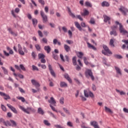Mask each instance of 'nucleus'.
Wrapping results in <instances>:
<instances>
[{
    "label": "nucleus",
    "mask_w": 128,
    "mask_h": 128,
    "mask_svg": "<svg viewBox=\"0 0 128 128\" xmlns=\"http://www.w3.org/2000/svg\"><path fill=\"white\" fill-rule=\"evenodd\" d=\"M115 24L116 26H119V30L120 34H128V31L124 30V26L122 24V23H120V22L116 21L115 22Z\"/></svg>",
    "instance_id": "f257e3e1"
},
{
    "label": "nucleus",
    "mask_w": 128,
    "mask_h": 128,
    "mask_svg": "<svg viewBox=\"0 0 128 128\" xmlns=\"http://www.w3.org/2000/svg\"><path fill=\"white\" fill-rule=\"evenodd\" d=\"M20 108L24 112H26V114H30V112H36V110L32 108H27L26 109L24 106H20Z\"/></svg>",
    "instance_id": "f03ea898"
},
{
    "label": "nucleus",
    "mask_w": 128,
    "mask_h": 128,
    "mask_svg": "<svg viewBox=\"0 0 128 128\" xmlns=\"http://www.w3.org/2000/svg\"><path fill=\"white\" fill-rule=\"evenodd\" d=\"M102 48L104 50H102V52L103 54H104V56H108V54H112V52L110 50V49H108V46H106V45H102Z\"/></svg>",
    "instance_id": "7ed1b4c3"
},
{
    "label": "nucleus",
    "mask_w": 128,
    "mask_h": 128,
    "mask_svg": "<svg viewBox=\"0 0 128 128\" xmlns=\"http://www.w3.org/2000/svg\"><path fill=\"white\" fill-rule=\"evenodd\" d=\"M112 31L110 32V36H118V33L116 32V28H118V26H113L110 27Z\"/></svg>",
    "instance_id": "20e7f679"
},
{
    "label": "nucleus",
    "mask_w": 128,
    "mask_h": 128,
    "mask_svg": "<svg viewBox=\"0 0 128 128\" xmlns=\"http://www.w3.org/2000/svg\"><path fill=\"white\" fill-rule=\"evenodd\" d=\"M40 14L42 18L43 22H48V16L44 14L42 10L40 11Z\"/></svg>",
    "instance_id": "39448f33"
},
{
    "label": "nucleus",
    "mask_w": 128,
    "mask_h": 128,
    "mask_svg": "<svg viewBox=\"0 0 128 128\" xmlns=\"http://www.w3.org/2000/svg\"><path fill=\"white\" fill-rule=\"evenodd\" d=\"M89 76L90 77V78L92 80H94V75L92 74V70H88L87 72H86V76Z\"/></svg>",
    "instance_id": "423d86ee"
},
{
    "label": "nucleus",
    "mask_w": 128,
    "mask_h": 128,
    "mask_svg": "<svg viewBox=\"0 0 128 128\" xmlns=\"http://www.w3.org/2000/svg\"><path fill=\"white\" fill-rule=\"evenodd\" d=\"M31 82L32 84L36 86V88H37L38 90L40 92L39 86H40V83L38 82H36V80H32Z\"/></svg>",
    "instance_id": "0eeeda50"
},
{
    "label": "nucleus",
    "mask_w": 128,
    "mask_h": 128,
    "mask_svg": "<svg viewBox=\"0 0 128 128\" xmlns=\"http://www.w3.org/2000/svg\"><path fill=\"white\" fill-rule=\"evenodd\" d=\"M90 126H94V128H100L98 126V123L96 121H91L90 122Z\"/></svg>",
    "instance_id": "6e6552de"
},
{
    "label": "nucleus",
    "mask_w": 128,
    "mask_h": 128,
    "mask_svg": "<svg viewBox=\"0 0 128 128\" xmlns=\"http://www.w3.org/2000/svg\"><path fill=\"white\" fill-rule=\"evenodd\" d=\"M48 68L52 76H53L54 78H56V73L54 72V70H52V65L50 64H48Z\"/></svg>",
    "instance_id": "1a4fd4ad"
},
{
    "label": "nucleus",
    "mask_w": 128,
    "mask_h": 128,
    "mask_svg": "<svg viewBox=\"0 0 128 128\" xmlns=\"http://www.w3.org/2000/svg\"><path fill=\"white\" fill-rule=\"evenodd\" d=\"M119 10L122 12L124 16H126V12H128V9L122 6L119 9Z\"/></svg>",
    "instance_id": "9d476101"
},
{
    "label": "nucleus",
    "mask_w": 128,
    "mask_h": 128,
    "mask_svg": "<svg viewBox=\"0 0 128 128\" xmlns=\"http://www.w3.org/2000/svg\"><path fill=\"white\" fill-rule=\"evenodd\" d=\"M0 94L2 96H4V99H5L6 100H10V96L6 94V93H4L2 92H0Z\"/></svg>",
    "instance_id": "9b49d317"
},
{
    "label": "nucleus",
    "mask_w": 128,
    "mask_h": 128,
    "mask_svg": "<svg viewBox=\"0 0 128 128\" xmlns=\"http://www.w3.org/2000/svg\"><path fill=\"white\" fill-rule=\"evenodd\" d=\"M7 106H8V108L14 112V114H18V110H16V109L14 108V107L12 106V105L10 104H7Z\"/></svg>",
    "instance_id": "f8f14e48"
},
{
    "label": "nucleus",
    "mask_w": 128,
    "mask_h": 128,
    "mask_svg": "<svg viewBox=\"0 0 128 128\" xmlns=\"http://www.w3.org/2000/svg\"><path fill=\"white\" fill-rule=\"evenodd\" d=\"M18 53L21 56H24V52L22 51V46L20 44H18Z\"/></svg>",
    "instance_id": "ddd939ff"
},
{
    "label": "nucleus",
    "mask_w": 128,
    "mask_h": 128,
    "mask_svg": "<svg viewBox=\"0 0 128 128\" xmlns=\"http://www.w3.org/2000/svg\"><path fill=\"white\" fill-rule=\"evenodd\" d=\"M44 50L46 52L47 54H50L52 50V48L49 46H48L44 47Z\"/></svg>",
    "instance_id": "4468645a"
},
{
    "label": "nucleus",
    "mask_w": 128,
    "mask_h": 128,
    "mask_svg": "<svg viewBox=\"0 0 128 128\" xmlns=\"http://www.w3.org/2000/svg\"><path fill=\"white\" fill-rule=\"evenodd\" d=\"M8 30L12 36H18V33L16 32H14L13 30H12V28H8Z\"/></svg>",
    "instance_id": "2eb2a0df"
},
{
    "label": "nucleus",
    "mask_w": 128,
    "mask_h": 128,
    "mask_svg": "<svg viewBox=\"0 0 128 128\" xmlns=\"http://www.w3.org/2000/svg\"><path fill=\"white\" fill-rule=\"evenodd\" d=\"M114 68L116 70V72L119 74L120 76H122V71L120 70V69L118 68V67L115 66Z\"/></svg>",
    "instance_id": "dca6fc26"
},
{
    "label": "nucleus",
    "mask_w": 128,
    "mask_h": 128,
    "mask_svg": "<svg viewBox=\"0 0 128 128\" xmlns=\"http://www.w3.org/2000/svg\"><path fill=\"white\" fill-rule=\"evenodd\" d=\"M64 78H66V80H68L69 82H70V84H72V79H70V78L68 74H64Z\"/></svg>",
    "instance_id": "f3484780"
},
{
    "label": "nucleus",
    "mask_w": 128,
    "mask_h": 128,
    "mask_svg": "<svg viewBox=\"0 0 128 128\" xmlns=\"http://www.w3.org/2000/svg\"><path fill=\"white\" fill-rule=\"evenodd\" d=\"M38 113L43 116L44 114V110L41 108H39L38 110Z\"/></svg>",
    "instance_id": "a211bd4d"
},
{
    "label": "nucleus",
    "mask_w": 128,
    "mask_h": 128,
    "mask_svg": "<svg viewBox=\"0 0 128 128\" xmlns=\"http://www.w3.org/2000/svg\"><path fill=\"white\" fill-rule=\"evenodd\" d=\"M87 44L89 48H92V50H96V48L94 46L92 45V44H90L89 42H87Z\"/></svg>",
    "instance_id": "6ab92c4d"
},
{
    "label": "nucleus",
    "mask_w": 128,
    "mask_h": 128,
    "mask_svg": "<svg viewBox=\"0 0 128 128\" xmlns=\"http://www.w3.org/2000/svg\"><path fill=\"white\" fill-rule=\"evenodd\" d=\"M64 48L66 52H70V46H68L66 44L64 45Z\"/></svg>",
    "instance_id": "aec40b11"
},
{
    "label": "nucleus",
    "mask_w": 128,
    "mask_h": 128,
    "mask_svg": "<svg viewBox=\"0 0 128 128\" xmlns=\"http://www.w3.org/2000/svg\"><path fill=\"white\" fill-rule=\"evenodd\" d=\"M60 86L61 88H66L68 86V84L64 82H60Z\"/></svg>",
    "instance_id": "412c9836"
},
{
    "label": "nucleus",
    "mask_w": 128,
    "mask_h": 128,
    "mask_svg": "<svg viewBox=\"0 0 128 128\" xmlns=\"http://www.w3.org/2000/svg\"><path fill=\"white\" fill-rule=\"evenodd\" d=\"M48 102L50 104H56V102L54 100V98L52 97L50 98V100H48Z\"/></svg>",
    "instance_id": "4be33fe9"
},
{
    "label": "nucleus",
    "mask_w": 128,
    "mask_h": 128,
    "mask_svg": "<svg viewBox=\"0 0 128 128\" xmlns=\"http://www.w3.org/2000/svg\"><path fill=\"white\" fill-rule=\"evenodd\" d=\"M88 14L89 12L88 11V10H86V9H84V12L82 13L81 14L83 16H88Z\"/></svg>",
    "instance_id": "5701e85b"
},
{
    "label": "nucleus",
    "mask_w": 128,
    "mask_h": 128,
    "mask_svg": "<svg viewBox=\"0 0 128 128\" xmlns=\"http://www.w3.org/2000/svg\"><path fill=\"white\" fill-rule=\"evenodd\" d=\"M3 124L5 126H12V124H10V121L7 120V121H4L3 122Z\"/></svg>",
    "instance_id": "b1692460"
},
{
    "label": "nucleus",
    "mask_w": 128,
    "mask_h": 128,
    "mask_svg": "<svg viewBox=\"0 0 128 128\" xmlns=\"http://www.w3.org/2000/svg\"><path fill=\"white\" fill-rule=\"evenodd\" d=\"M52 58L55 60H58V54H56V53L52 52Z\"/></svg>",
    "instance_id": "393cba45"
},
{
    "label": "nucleus",
    "mask_w": 128,
    "mask_h": 128,
    "mask_svg": "<svg viewBox=\"0 0 128 128\" xmlns=\"http://www.w3.org/2000/svg\"><path fill=\"white\" fill-rule=\"evenodd\" d=\"M104 22H108V20H110V18L106 15L104 16Z\"/></svg>",
    "instance_id": "a878e982"
},
{
    "label": "nucleus",
    "mask_w": 128,
    "mask_h": 128,
    "mask_svg": "<svg viewBox=\"0 0 128 128\" xmlns=\"http://www.w3.org/2000/svg\"><path fill=\"white\" fill-rule=\"evenodd\" d=\"M75 26L77 28H78L79 30H82V28L80 25L76 22H74Z\"/></svg>",
    "instance_id": "bb28decb"
},
{
    "label": "nucleus",
    "mask_w": 128,
    "mask_h": 128,
    "mask_svg": "<svg viewBox=\"0 0 128 128\" xmlns=\"http://www.w3.org/2000/svg\"><path fill=\"white\" fill-rule=\"evenodd\" d=\"M102 6H110V4L106 1H104L102 3Z\"/></svg>",
    "instance_id": "cd10ccee"
},
{
    "label": "nucleus",
    "mask_w": 128,
    "mask_h": 128,
    "mask_svg": "<svg viewBox=\"0 0 128 128\" xmlns=\"http://www.w3.org/2000/svg\"><path fill=\"white\" fill-rule=\"evenodd\" d=\"M32 24L34 25V26H36V24H38V20H36V18H32Z\"/></svg>",
    "instance_id": "c85d7f7f"
},
{
    "label": "nucleus",
    "mask_w": 128,
    "mask_h": 128,
    "mask_svg": "<svg viewBox=\"0 0 128 128\" xmlns=\"http://www.w3.org/2000/svg\"><path fill=\"white\" fill-rule=\"evenodd\" d=\"M105 112H110V114H112V111L110 108L106 107V106H105Z\"/></svg>",
    "instance_id": "c756f323"
},
{
    "label": "nucleus",
    "mask_w": 128,
    "mask_h": 128,
    "mask_svg": "<svg viewBox=\"0 0 128 128\" xmlns=\"http://www.w3.org/2000/svg\"><path fill=\"white\" fill-rule=\"evenodd\" d=\"M72 60V64L74 66H76V56L73 57Z\"/></svg>",
    "instance_id": "7c9ffc66"
},
{
    "label": "nucleus",
    "mask_w": 128,
    "mask_h": 128,
    "mask_svg": "<svg viewBox=\"0 0 128 128\" xmlns=\"http://www.w3.org/2000/svg\"><path fill=\"white\" fill-rule=\"evenodd\" d=\"M114 56L115 58H118V60H122V56L116 54H114Z\"/></svg>",
    "instance_id": "2f4dec72"
},
{
    "label": "nucleus",
    "mask_w": 128,
    "mask_h": 128,
    "mask_svg": "<svg viewBox=\"0 0 128 128\" xmlns=\"http://www.w3.org/2000/svg\"><path fill=\"white\" fill-rule=\"evenodd\" d=\"M116 92H119L120 96H124V94H126V92H124V91H120L118 89H116Z\"/></svg>",
    "instance_id": "473e14b6"
},
{
    "label": "nucleus",
    "mask_w": 128,
    "mask_h": 128,
    "mask_svg": "<svg viewBox=\"0 0 128 128\" xmlns=\"http://www.w3.org/2000/svg\"><path fill=\"white\" fill-rule=\"evenodd\" d=\"M38 58L42 60V58H46V56H44V54H38Z\"/></svg>",
    "instance_id": "72a5a7b5"
},
{
    "label": "nucleus",
    "mask_w": 128,
    "mask_h": 128,
    "mask_svg": "<svg viewBox=\"0 0 128 128\" xmlns=\"http://www.w3.org/2000/svg\"><path fill=\"white\" fill-rule=\"evenodd\" d=\"M85 5L86 6H88L89 8H92V4H90V2H85Z\"/></svg>",
    "instance_id": "f704fd0d"
},
{
    "label": "nucleus",
    "mask_w": 128,
    "mask_h": 128,
    "mask_svg": "<svg viewBox=\"0 0 128 128\" xmlns=\"http://www.w3.org/2000/svg\"><path fill=\"white\" fill-rule=\"evenodd\" d=\"M2 70L4 71V74H8V70H6V68H4V66H2Z\"/></svg>",
    "instance_id": "c9c22d12"
},
{
    "label": "nucleus",
    "mask_w": 128,
    "mask_h": 128,
    "mask_svg": "<svg viewBox=\"0 0 128 128\" xmlns=\"http://www.w3.org/2000/svg\"><path fill=\"white\" fill-rule=\"evenodd\" d=\"M77 56L78 58H82L84 56V53L82 52H78V53L77 54Z\"/></svg>",
    "instance_id": "e433bc0d"
},
{
    "label": "nucleus",
    "mask_w": 128,
    "mask_h": 128,
    "mask_svg": "<svg viewBox=\"0 0 128 128\" xmlns=\"http://www.w3.org/2000/svg\"><path fill=\"white\" fill-rule=\"evenodd\" d=\"M84 95L86 98H88V90H84Z\"/></svg>",
    "instance_id": "4c0bfd02"
},
{
    "label": "nucleus",
    "mask_w": 128,
    "mask_h": 128,
    "mask_svg": "<svg viewBox=\"0 0 128 128\" xmlns=\"http://www.w3.org/2000/svg\"><path fill=\"white\" fill-rule=\"evenodd\" d=\"M11 124H12V126H16V122L14 120H10Z\"/></svg>",
    "instance_id": "58836bf2"
},
{
    "label": "nucleus",
    "mask_w": 128,
    "mask_h": 128,
    "mask_svg": "<svg viewBox=\"0 0 128 128\" xmlns=\"http://www.w3.org/2000/svg\"><path fill=\"white\" fill-rule=\"evenodd\" d=\"M17 98L18 100H22V102H26V100L23 97L18 96L17 97Z\"/></svg>",
    "instance_id": "ea45409f"
},
{
    "label": "nucleus",
    "mask_w": 128,
    "mask_h": 128,
    "mask_svg": "<svg viewBox=\"0 0 128 128\" xmlns=\"http://www.w3.org/2000/svg\"><path fill=\"white\" fill-rule=\"evenodd\" d=\"M63 110L66 114H70V111L66 108H64Z\"/></svg>",
    "instance_id": "a19ab883"
},
{
    "label": "nucleus",
    "mask_w": 128,
    "mask_h": 128,
    "mask_svg": "<svg viewBox=\"0 0 128 128\" xmlns=\"http://www.w3.org/2000/svg\"><path fill=\"white\" fill-rule=\"evenodd\" d=\"M114 40L112 39H111L110 40V44L111 46H113V48H114Z\"/></svg>",
    "instance_id": "79ce46f5"
},
{
    "label": "nucleus",
    "mask_w": 128,
    "mask_h": 128,
    "mask_svg": "<svg viewBox=\"0 0 128 128\" xmlns=\"http://www.w3.org/2000/svg\"><path fill=\"white\" fill-rule=\"evenodd\" d=\"M84 60L85 64H86V66L90 64V62H88V60H86V57L84 58Z\"/></svg>",
    "instance_id": "37998d69"
},
{
    "label": "nucleus",
    "mask_w": 128,
    "mask_h": 128,
    "mask_svg": "<svg viewBox=\"0 0 128 128\" xmlns=\"http://www.w3.org/2000/svg\"><path fill=\"white\" fill-rule=\"evenodd\" d=\"M20 68L22 70H24V72H26V68H24V66L22 64H21L20 65Z\"/></svg>",
    "instance_id": "c03bdc74"
},
{
    "label": "nucleus",
    "mask_w": 128,
    "mask_h": 128,
    "mask_svg": "<svg viewBox=\"0 0 128 128\" xmlns=\"http://www.w3.org/2000/svg\"><path fill=\"white\" fill-rule=\"evenodd\" d=\"M32 68L33 70H37L38 72V67H36V66H35L34 65L32 66Z\"/></svg>",
    "instance_id": "a18cd8bd"
},
{
    "label": "nucleus",
    "mask_w": 128,
    "mask_h": 128,
    "mask_svg": "<svg viewBox=\"0 0 128 128\" xmlns=\"http://www.w3.org/2000/svg\"><path fill=\"white\" fill-rule=\"evenodd\" d=\"M44 124H46V126H50V122H48V121L46 120H44Z\"/></svg>",
    "instance_id": "49530a36"
},
{
    "label": "nucleus",
    "mask_w": 128,
    "mask_h": 128,
    "mask_svg": "<svg viewBox=\"0 0 128 128\" xmlns=\"http://www.w3.org/2000/svg\"><path fill=\"white\" fill-rule=\"evenodd\" d=\"M36 48L37 50L40 51V45L36 44L35 45Z\"/></svg>",
    "instance_id": "de8ad7c7"
},
{
    "label": "nucleus",
    "mask_w": 128,
    "mask_h": 128,
    "mask_svg": "<svg viewBox=\"0 0 128 128\" xmlns=\"http://www.w3.org/2000/svg\"><path fill=\"white\" fill-rule=\"evenodd\" d=\"M1 108L2 110L4 112H6V106L2 104L1 105Z\"/></svg>",
    "instance_id": "09e8293b"
},
{
    "label": "nucleus",
    "mask_w": 128,
    "mask_h": 128,
    "mask_svg": "<svg viewBox=\"0 0 128 128\" xmlns=\"http://www.w3.org/2000/svg\"><path fill=\"white\" fill-rule=\"evenodd\" d=\"M38 2L42 6H44V4H46L44 2V0H38Z\"/></svg>",
    "instance_id": "8fccbe9b"
},
{
    "label": "nucleus",
    "mask_w": 128,
    "mask_h": 128,
    "mask_svg": "<svg viewBox=\"0 0 128 128\" xmlns=\"http://www.w3.org/2000/svg\"><path fill=\"white\" fill-rule=\"evenodd\" d=\"M88 96H90V98H94V94L90 91L88 92Z\"/></svg>",
    "instance_id": "3c124183"
},
{
    "label": "nucleus",
    "mask_w": 128,
    "mask_h": 128,
    "mask_svg": "<svg viewBox=\"0 0 128 128\" xmlns=\"http://www.w3.org/2000/svg\"><path fill=\"white\" fill-rule=\"evenodd\" d=\"M122 42H124V44H126L127 48L128 49V40H122Z\"/></svg>",
    "instance_id": "603ef678"
},
{
    "label": "nucleus",
    "mask_w": 128,
    "mask_h": 128,
    "mask_svg": "<svg viewBox=\"0 0 128 128\" xmlns=\"http://www.w3.org/2000/svg\"><path fill=\"white\" fill-rule=\"evenodd\" d=\"M66 42L68 44H74V42H72V40H66Z\"/></svg>",
    "instance_id": "864d4df0"
},
{
    "label": "nucleus",
    "mask_w": 128,
    "mask_h": 128,
    "mask_svg": "<svg viewBox=\"0 0 128 128\" xmlns=\"http://www.w3.org/2000/svg\"><path fill=\"white\" fill-rule=\"evenodd\" d=\"M50 107L51 108L52 110L54 112H58V110H56V108H54V107L52 106V104H50Z\"/></svg>",
    "instance_id": "5fc2aeb1"
},
{
    "label": "nucleus",
    "mask_w": 128,
    "mask_h": 128,
    "mask_svg": "<svg viewBox=\"0 0 128 128\" xmlns=\"http://www.w3.org/2000/svg\"><path fill=\"white\" fill-rule=\"evenodd\" d=\"M42 42H43L44 44H48V39H46V38H43L42 39Z\"/></svg>",
    "instance_id": "6e6d98bb"
},
{
    "label": "nucleus",
    "mask_w": 128,
    "mask_h": 128,
    "mask_svg": "<svg viewBox=\"0 0 128 128\" xmlns=\"http://www.w3.org/2000/svg\"><path fill=\"white\" fill-rule=\"evenodd\" d=\"M67 126H70V128H72V124L70 122H67Z\"/></svg>",
    "instance_id": "4d7b16f0"
},
{
    "label": "nucleus",
    "mask_w": 128,
    "mask_h": 128,
    "mask_svg": "<svg viewBox=\"0 0 128 128\" xmlns=\"http://www.w3.org/2000/svg\"><path fill=\"white\" fill-rule=\"evenodd\" d=\"M90 24H94L95 22H94V19L93 18H92L90 20Z\"/></svg>",
    "instance_id": "13d9d810"
},
{
    "label": "nucleus",
    "mask_w": 128,
    "mask_h": 128,
    "mask_svg": "<svg viewBox=\"0 0 128 128\" xmlns=\"http://www.w3.org/2000/svg\"><path fill=\"white\" fill-rule=\"evenodd\" d=\"M92 90L94 91L96 90V85H94V84H92Z\"/></svg>",
    "instance_id": "bf43d9fd"
},
{
    "label": "nucleus",
    "mask_w": 128,
    "mask_h": 128,
    "mask_svg": "<svg viewBox=\"0 0 128 128\" xmlns=\"http://www.w3.org/2000/svg\"><path fill=\"white\" fill-rule=\"evenodd\" d=\"M38 36L41 38H42V36H44L42 35V32L40 30H38Z\"/></svg>",
    "instance_id": "052dcab7"
},
{
    "label": "nucleus",
    "mask_w": 128,
    "mask_h": 128,
    "mask_svg": "<svg viewBox=\"0 0 128 128\" xmlns=\"http://www.w3.org/2000/svg\"><path fill=\"white\" fill-rule=\"evenodd\" d=\"M62 30L64 32H68V29L65 26L62 27Z\"/></svg>",
    "instance_id": "680f3d73"
},
{
    "label": "nucleus",
    "mask_w": 128,
    "mask_h": 128,
    "mask_svg": "<svg viewBox=\"0 0 128 128\" xmlns=\"http://www.w3.org/2000/svg\"><path fill=\"white\" fill-rule=\"evenodd\" d=\"M60 58L62 60V62H64V55L62 54H60Z\"/></svg>",
    "instance_id": "e2e57ef3"
},
{
    "label": "nucleus",
    "mask_w": 128,
    "mask_h": 128,
    "mask_svg": "<svg viewBox=\"0 0 128 128\" xmlns=\"http://www.w3.org/2000/svg\"><path fill=\"white\" fill-rule=\"evenodd\" d=\"M76 18H78V20H80L81 21L84 20L82 19V16H80V15H77L76 16Z\"/></svg>",
    "instance_id": "0e129e2a"
},
{
    "label": "nucleus",
    "mask_w": 128,
    "mask_h": 128,
    "mask_svg": "<svg viewBox=\"0 0 128 128\" xmlns=\"http://www.w3.org/2000/svg\"><path fill=\"white\" fill-rule=\"evenodd\" d=\"M32 56L34 58H36V53L34 52H32Z\"/></svg>",
    "instance_id": "69168bd1"
},
{
    "label": "nucleus",
    "mask_w": 128,
    "mask_h": 128,
    "mask_svg": "<svg viewBox=\"0 0 128 128\" xmlns=\"http://www.w3.org/2000/svg\"><path fill=\"white\" fill-rule=\"evenodd\" d=\"M44 10H45L46 13L48 12V6H45Z\"/></svg>",
    "instance_id": "338daca9"
},
{
    "label": "nucleus",
    "mask_w": 128,
    "mask_h": 128,
    "mask_svg": "<svg viewBox=\"0 0 128 128\" xmlns=\"http://www.w3.org/2000/svg\"><path fill=\"white\" fill-rule=\"evenodd\" d=\"M64 98H60V104H64Z\"/></svg>",
    "instance_id": "774afa93"
}]
</instances>
